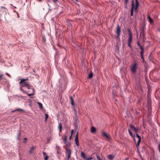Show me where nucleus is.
I'll return each mask as SVG.
<instances>
[{
  "instance_id": "nucleus-48",
  "label": "nucleus",
  "mask_w": 160,
  "mask_h": 160,
  "mask_svg": "<svg viewBox=\"0 0 160 160\" xmlns=\"http://www.w3.org/2000/svg\"><path fill=\"white\" fill-rule=\"evenodd\" d=\"M75 0L76 1H77V2H78V0Z\"/></svg>"
},
{
  "instance_id": "nucleus-35",
  "label": "nucleus",
  "mask_w": 160,
  "mask_h": 160,
  "mask_svg": "<svg viewBox=\"0 0 160 160\" xmlns=\"http://www.w3.org/2000/svg\"><path fill=\"white\" fill-rule=\"evenodd\" d=\"M6 74L9 77H11V76H10V74H9L8 73H6Z\"/></svg>"
},
{
  "instance_id": "nucleus-9",
  "label": "nucleus",
  "mask_w": 160,
  "mask_h": 160,
  "mask_svg": "<svg viewBox=\"0 0 160 160\" xmlns=\"http://www.w3.org/2000/svg\"><path fill=\"white\" fill-rule=\"evenodd\" d=\"M130 129L132 130H134L136 132H137L138 131V128H135L134 126L132 125H130Z\"/></svg>"
},
{
  "instance_id": "nucleus-36",
  "label": "nucleus",
  "mask_w": 160,
  "mask_h": 160,
  "mask_svg": "<svg viewBox=\"0 0 160 160\" xmlns=\"http://www.w3.org/2000/svg\"><path fill=\"white\" fill-rule=\"evenodd\" d=\"M73 132H74L73 130L72 129L71 130V135H72Z\"/></svg>"
},
{
  "instance_id": "nucleus-3",
  "label": "nucleus",
  "mask_w": 160,
  "mask_h": 160,
  "mask_svg": "<svg viewBox=\"0 0 160 160\" xmlns=\"http://www.w3.org/2000/svg\"><path fill=\"white\" fill-rule=\"evenodd\" d=\"M138 67V64L135 62L132 64L130 67V70L132 73L134 74L136 73Z\"/></svg>"
},
{
  "instance_id": "nucleus-24",
  "label": "nucleus",
  "mask_w": 160,
  "mask_h": 160,
  "mask_svg": "<svg viewBox=\"0 0 160 160\" xmlns=\"http://www.w3.org/2000/svg\"><path fill=\"white\" fill-rule=\"evenodd\" d=\"M48 118V115L47 114H45V121H47V119Z\"/></svg>"
},
{
  "instance_id": "nucleus-11",
  "label": "nucleus",
  "mask_w": 160,
  "mask_h": 160,
  "mask_svg": "<svg viewBox=\"0 0 160 160\" xmlns=\"http://www.w3.org/2000/svg\"><path fill=\"white\" fill-rule=\"evenodd\" d=\"M1 11L3 12H5L6 13L7 12V9L4 7L1 6Z\"/></svg>"
},
{
  "instance_id": "nucleus-14",
  "label": "nucleus",
  "mask_w": 160,
  "mask_h": 160,
  "mask_svg": "<svg viewBox=\"0 0 160 160\" xmlns=\"http://www.w3.org/2000/svg\"><path fill=\"white\" fill-rule=\"evenodd\" d=\"M148 17L149 19V21L151 23H152L153 22V20L152 19V18H151L150 16V15L148 14Z\"/></svg>"
},
{
  "instance_id": "nucleus-23",
  "label": "nucleus",
  "mask_w": 160,
  "mask_h": 160,
  "mask_svg": "<svg viewBox=\"0 0 160 160\" xmlns=\"http://www.w3.org/2000/svg\"><path fill=\"white\" fill-rule=\"evenodd\" d=\"M93 73H90L88 75V77L89 78H91L93 76Z\"/></svg>"
},
{
  "instance_id": "nucleus-41",
  "label": "nucleus",
  "mask_w": 160,
  "mask_h": 160,
  "mask_svg": "<svg viewBox=\"0 0 160 160\" xmlns=\"http://www.w3.org/2000/svg\"><path fill=\"white\" fill-rule=\"evenodd\" d=\"M158 149H159V151L160 152V144L159 146V147H158Z\"/></svg>"
},
{
  "instance_id": "nucleus-25",
  "label": "nucleus",
  "mask_w": 160,
  "mask_h": 160,
  "mask_svg": "<svg viewBox=\"0 0 160 160\" xmlns=\"http://www.w3.org/2000/svg\"><path fill=\"white\" fill-rule=\"evenodd\" d=\"M16 110L17 111H18L20 112H24V111L23 110L21 109H16Z\"/></svg>"
},
{
  "instance_id": "nucleus-15",
  "label": "nucleus",
  "mask_w": 160,
  "mask_h": 160,
  "mask_svg": "<svg viewBox=\"0 0 160 160\" xmlns=\"http://www.w3.org/2000/svg\"><path fill=\"white\" fill-rule=\"evenodd\" d=\"M108 158L110 160L112 159L114 157V156L113 155H109L108 156Z\"/></svg>"
},
{
  "instance_id": "nucleus-33",
  "label": "nucleus",
  "mask_w": 160,
  "mask_h": 160,
  "mask_svg": "<svg viewBox=\"0 0 160 160\" xmlns=\"http://www.w3.org/2000/svg\"><path fill=\"white\" fill-rule=\"evenodd\" d=\"M97 158L98 160H100L101 159L100 158V157L98 155H97Z\"/></svg>"
},
{
  "instance_id": "nucleus-37",
  "label": "nucleus",
  "mask_w": 160,
  "mask_h": 160,
  "mask_svg": "<svg viewBox=\"0 0 160 160\" xmlns=\"http://www.w3.org/2000/svg\"><path fill=\"white\" fill-rule=\"evenodd\" d=\"M131 41H129V42L128 44V46H129L130 47H131V45H130V42H131Z\"/></svg>"
},
{
  "instance_id": "nucleus-10",
  "label": "nucleus",
  "mask_w": 160,
  "mask_h": 160,
  "mask_svg": "<svg viewBox=\"0 0 160 160\" xmlns=\"http://www.w3.org/2000/svg\"><path fill=\"white\" fill-rule=\"evenodd\" d=\"M140 48L141 49V51L140 52L141 57V58H143V56L144 49L142 46H140Z\"/></svg>"
},
{
  "instance_id": "nucleus-17",
  "label": "nucleus",
  "mask_w": 160,
  "mask_h": 160,
  "mask_svg": "<svg viewBox=\"0 0 160 160\" xmlns=\"http://www.w3.org/2000/svg\"><path fill=\"white\" fill-rule=\"evenodd\" d=\"M128 132H129V134H130V135L131 136V137H133L134 138V139H135L134 138V135H133L132 133V132L129 129H128Z\"/></svg>"
},
{
  "instance_id": "nucleus-44",
  "label": "nucleus",
  "mask_w": 160,
  "mask_h": 160,
  "mask_svg": "<svg viewBox=\"0 0 160 160\" xmlns=\"http://www.w3.org/2000/svg\"><path fill=\"white\" fill-rule=\"evenodd\" d=\"M72 135H71V136L69 137V139H70L72 137Z\"/></svg>"
},
{
  "instance_id": "nucleus-19",
  "label": "nucleus",
  "mask_w": 160,
  "mask_h": 160,
  "mask_svg": "<svg viewBox=\"0 0 160 160\" xmlns=\"http://www.w3.org/2000/svg\"><path fill=\"white\" fill-rule=\"evenodd\" d=\"M20 135H21V133L19 131L18 132V135L17 136V139H18L19 140H20Z\"/></svg>"
},
{
  "instance_id": "nucleus-43",
  "label": "nucleus",
  "mask_w": 160,
  "mask_h": 160,
  "mask_svg": "<svg viewBox=\"0 0 160 160\" xmlns=\"http://www.w3.org/2000/svg\"><path fill=\"white\" fill-rule=\"evenodd\" d=\"M158 31H159V32H160V28H158Z\"/></svg>"
},
{
  "instance_id": "nucleus-20",
  "label": "nucleus",
  "mask_w": 160,
  "mask_h": 160,
  "mask_svg": "<svg viewBox=\"0 0 160 160\" xmlns=\"http://www.w3.org/2000/svg\"><path fill=\"white\" fill-rule=\"evenodd\" d=\"M37 103L39 105V107L40 108L42 109V108L43 107H42V103H41L39 102H38Z\"/></svg>"
},
{
  "instance_id": "nucleus-30",
  "label": "nucleus",
  "mask_w": 160,
  "mask_h": 160,
  "mask_svg": "<svg viewBox=\"0 0 160 160\" xmlns=\"http://www.w3.org/2000/svg\"><path fill=\"white\" fill-rule=\"evenodd\" d=\"M48 157L47 155L44 157V160H47L48 159Z\"/></svg>"
},
{
  "instance_id": "nucleus-32",
  "label": "nucleus",
  "mask_w": 160,
  "mask_h": 160,
  "mask_svg": "<svg viewBox=\"0 0 160 160\" xmlns=\"http://www.w3.org/2000/svg\"><path fill=\"white\" fill-rule=\"evenodd\" d=\"M54 3H57L58 2V0H52Z\"/></svg>"
},
{
  "instance_id": "nucleus-34",
  "label": "nucleus",
  "mask_w": 160,
  "mask_h": 160,
  "mask_svg": "<svg viewBox=\"0 0 160 160\" xmlns=\"http://www.w3.org/2000/svg\"><path fill=\"white\" fill-rule=\"evenodd\" d=\"M43 155H44V157H45L46 156H47V155L46 154V153L45 152H43Z\"/></svg>"
},
{
  "instance_id": "nucleus-49",
  "label": "nucleus",
  "mask_w": 160,
  "mask_h": 160,
  "mask_svg": "<svg viewBox=\"0 0 160 160\" xmlns=\"http://www.w3.org/2000/svg\"><path fill=\"white\" fill-rule=\"evenodd\" d=\"M100 160H102L101 159H100Z\"/></svg>"
},
{
  "instance_id": "nucleus-46",
  "label": "nucleus",
  "mask_w": 160,
  "mask_h": 160,
  "mask_svg": "<svg viewBox=\"0 0 160 160\" xmlns=\"http://www.w3.org/2000/svg\"><path fill=\"white\" fill-rule=\"evenodd\" d=\"M142 59V60L143 61H144V57H143V58H141Z\"/></svg>"
},
{
  "instance_id": "nucleus-7",
  "label": "nucleus",
  "mask_w": 160,
  "mask_h": 160,
  "mask_svg": "<svg viewBox=\"0 0 160 160\" xmlns=\"http://www.w3.org/2000/svg\"><path fill=\"white\" fill-rule=\"evenodd\" d=\"M67 151L66 154L68 155V159L69 160L70 158L71 154L72 152V150L70 149H66Z\"/></svg>"
},
{
  "instance_id": "nucleus-22",
  "label": "nucleus",
  "mask_w": 160,
  "mask_h": 160,
  "mask_svg": "<svg viewBox=\"0 0 160 160\" xmlns=\"http://www.w3.org/2000/svg\"><path fill=\"white\" fill-rule=\"evenodd\" d=\"M64 142L65 144H66L67 142V137L66 136H65L64 138L63 139Z\"/></svg>"
},
{
  "instance_id": "nucleus-38",
  "label": "nucleus",
  "mask_w": 160,
  "mask_h": 160,
  "mask_svg": "<svg viewBox=\"0 0 160 160\" xmlns=\"http://www.w3.org/2000/svg\"><path fill=\"white\" fill-rule=\"evenodd\" d=\"M137 44H138V45L140 47V46H141L140 45V44L139 42H137Z\"/></svg>"
},
{
  "instance_id": "nucleus-27",
  "label": "nucleus",
  "mask_w": 160,
  "mask_h": 160,
  "mask_svg": "<svg viewBox=\"0 0 160 160\" xmlns=\"http://www.w3.org/2000/svg\"><path fill=\"white\" fill-rule=\"evenodd\" d=\"M70 99L71 100V104H72V105H73V100H72V97H70Z\"/></svg>"
},
{
  "instance_id": "nucleus-16",
  "label": "nucleus",
  "mask_w": 160,
  "mask_h": 160,
  "mask_svg": "<svg viewBox=\"0 0 160 160\" xmlns=\"http://www.w3.org/2000/svg\"><path fill=\"white\" fill-rule=\"evenodd\" d=\"M34 150V146L32 147L29 151L30 153H32L33 152Z\"/></svg>"
},
{
  "instance_id": "nucleus-5",
  "label": "nucleus",
  "mask_w": 160,
  "mask_h": 160,
  "mask_svg": "<svg viewBox=\"0 0 160 160\" xmlns=\"http://www.w3.org/2000/svg\"><path fill=\"white\" fill-rule=\"evenodd\" d=\"M121 32V31L120 27L119 25L118 24L117 25L116 31V33L117 35V38L118 39L119 38Z\"/></svg>"
},
{
  "instance_id": "nucleus-8",
  "label": "nucleus",
  "mask_w": 160,
  "mask_h": 160,
  "mask_svg": "<svg viewBox=\"0 0 160 160\" xmlns=\"http://www.w3.org/2000/svg\"><path fill=\"white\" fill-rule=\"evenodd\" d=\"M128 32L129 39L128 40H132V34L130 29H128Z\"/></svg>"
},
{
  "instance_id": "nucleus-47",
  "label": "nucleus",
  "mask_w": 160,
  "mask_h": 160,
  "mask_svg": "<svg viewBox=\"0 0 160 160\" xmlns=\"http://www.w3.org/2000/svg\"><path fill=\"white\" fill-rule=\"evenodd\" d=\"M39 1L40 2H42V0H39Z\"/></svg>"
},
{
  "instance_id": "nucleus-6",
  "label": "nucleus",
  "mask_w": 160,
  "mask_h": 160,
  "mask_svg": "<svg viewBox=\"0 0 160 160\" xmlns=\"http://www.w3.org/2000/svg\"><path fill=\"white\" fill-rule=\"evenodd\" d=\"M81 156L85 160H90L92 159V158L91 157H88L82 152H81Z\"/></svg>"
},
{
  "instance_id": "nucleus-2",
  "label": "nucleus",
  "mask_w": 160,
  "mask_h": 160,
  "mask_svg": "<svg viewBox=\"0 0 160 160\" xmlns=\"http://www.w3.org/2000/svg\"><path fill=\"white\" fill-rule=\"evenodd\" d=\"M136 4L134 7V1H132V7L131 9V16H132L133 14V10L135 9V11H136L137 10L139 5V2L138 0L135 1Z\"/></svg>"
},
{
  "instance_id": "nucleus-29",
  "label": "nucleus",
  "mask_w": 160,
  "mask_h": 160,
  "mask_svg": "<svg viewBox=\"0 0 160 160\" xmlns=\"http://www.w3.org/2000/svg\"><path fill=\"white\" fill-rule=\"evenodd\" d=\"M129 1V0H125V4H126V6L128 4V2Z\"/></svg>"
},
{
  "instance_id": "nucleus-21",
  "label": "nucleus",
  "mask_w": 160,
  "mask_h": 160,
  "mask_svg": "<svg viewBox=\"0 0 160 160\" xmlns=\"http://www.w3.org/2000/svg\"><path fill=\"white\" fill-rule=\"evenodd\" d=\"M58 128L60 130H61L62 129V124L61 123H59V124Z\"/></svg>"
},
{
  "instance_id": "nucleus-26",
  "label": "nucleus",
  "mask_w": 160,
  "mask_h": 160,
  "mask_svg": "<svg viewBox=\"0 0 160 160\" xmlns=\"http://www.w3.org/2000/svg\"><path fill=\"white\" fill-rule=\"evenodd\" d=\"M136 136L138 138V140H141V137L138 134H137Z\"/></svg>"
},
{
  "instance_id": "nucleus-39",
  "label": "nucleus",
  "mask_w": 160,
  "mask_h": 160,
  "mask_svg": "<svg viewBox=\"0 0 160 160\" xmlns=\"http://www.w3.org/2000/svg\"><path fill=\"white\" fill-rule=\"evenodd\" d=\"M43 40H46V38L45 36H43Z\"/></svg>"
},
{
  "instance_id": "nucleus-28",
  "label": "nucleus",
  "mask_w": 160,
  "mask_h": 160,
  "mask_svg": "<svg viewBox=\"0 0 160 160\" xmlns=\"http://www.w3.org/2000/svg\"><path fill=\"white\" fill-rule=\"evenodd\" d=\"M140 141H141V140H138V142L136 144V146H137V147H138V146H139Z\"/></svg>"
},
{
  "instance_id": "nucleus-42",
  "label": "nucleus",
  "mask_w": 160,
  "mask_h": 160,
  "mask_svg": "<svg viewBox=\"0 0 160 160\" xmlns=\"http://www.w3.org/2000/svg\"><path fill=\"white\" fill-rule=\"evenodd\" d=\"M17 111V110H16H16H14L12 111V112H15V111Z\"/></svg>"
},
{
  "instance_id": "nucleus-40",
  "label": "nucleus",
  "mask_w": 160,
  "mask_h": 160,
  "mask_svg": "<svg viewBox=\"0 0 160 160\" xmlns=\"http://www.w3.org/2000/svg\"><path fill=\"white\" fill-rule=\"evenodd\" d=\"M50 139L49 138H48L47 140V142H50Z\"/></svg>"
},
{
  "instance_id": "nucleus-1",
  "label": "nucleus",
  "mask_w": 160,
  "mask_h": 160,
  "mask_svg": "<svg viewBox=\"0 0 160 160\" xmlns=\"http://www.w3.org/2000/svg\"><path fill=\"white\" fill-rule=\"evenodd\" d=\"M28 79H22L19 82L21 84L20 89L24 93L31 96L34 94V89L32 88L28 82H26Z\"/></svg>"
},
{
  "instance_id": "nucleus-45",
  "label": "nucleus",
  "mask_w": 160,
  "mask_h": 160,
  "mask_svg": "<svg viewBox=\"0 0 160 160\" xmlns=\"http://www.w3.org/2000/svg\"><path fill=\"white\" fill-rule=\"evenodd\" d=\"M23 139L24 140H25L26 141L27 140V139L26 138H24Z\"/></svg>"
},
{
  "instance_id": "nucleus-12",
  "label": "nucleus",
  "mask_w": 160,
  "mask_h": 160,
  "mask_svg": "<svg viewBox=\"0 0 160 160\" xmlns=\"http://www.w3.org/2000/svg\"><path fill=\"white\" fill-rule=\"evenodd\" d=\"M102 135L105 137L106 138L108 139H110V136L106 133L105 132H102Z\"/></svg>"
},
{
  "instance_id": "nucleus-31",
  "label": "nucleus",
  "mask_w": 160,
  "mask_h": 160,
  "mask_svg": "<svg viewBox=\"0 0 160 160\" xmlns=\"http://www.w3.org/2000/svg\"><path fill=\"white\" fill-rule=\"evenodd\" d=\"M75 139H78V133H77V134L76 135Z\"/></svg>"
},
{
  "instance_id": "nucleus-18",
  "label": "nucleus",
  "mask_w": 160,
  "mask_h": 160,
  "mask_svg": "<svg viewBox=\"0 0 160 160\" xmlns=\"http://www.w3.org/2000/svg\"><path fill=\"white\" fill-rule=\"evenodd\" d=\"M75 143L77 146H79V144L78 139H75Z\"/></svg>"
},
{
  "instance_id": "nucleus-4",
  "label": "nucleus",
  "mask_w": 160,
  "mask_h": 160,
  "mask_svg": "<svg viewBox=\"0 0 160 160\" xmlns=\"http://www.w3.org/2000/svg\"><path fill=\"white\" fill-rule=\"evenodd\" d=\"M146 29V25L143 23L142 24L140 27V30L141 31V35L142 34L143 35L144 34V31Z\"/></svg>"
},
{
  "instance_id": "nucleus-13",
  "label": "nucleus",
  "mask_w": 160,
  "mask_h": 160,
  "mask_svg": "<svg viewBox=\"0 0 160 160\" xmlns=\"http://www.w3.org/2000/svg\"><path fill=\"white\" fill-rule=\"evenodd\" d=\"M96 129L94 127H92L91 129V131L92 133H95L96 132Z\"/></svg>"
}]
</instances>
